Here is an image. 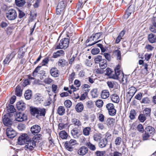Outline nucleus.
<instances>
[{
    "instance_id": "obj_1",
    "label": "nucleus",
    "mask_w": 156,
    "mask_h": 156,
    "mask_svg": "<svg viewBox=\"0 0 156 156\" xmlns=\"http://www.w3.org/2000/svg\"><path fill=\"white\" fill-rule=\"evenodd\" d=\"M66 5V3L64 1H61L59 3L57 6L56 9L57 14L56 17H58V15H60V17H61L63 15L65 8Z\"/></svg>"
},
{
    "instance_id": "obj_2",
    "label": "nucleus",
    "mask_w": 156,
    "mask_h": 156,
    "mask_svg": "<svg viewBox=\"0 0 156 156\" xmlns=\"http://www.w3.org/2000/svg\"><path fill=\"white\" fill-rule=\"evenodd\" d=\"M6 16L9 20H14L16 18L17 16L16 12L13 9H7L6 10Z\"/></svg>"
},
{
    "instance_id": "obj_3",
    "label": "nucleus",
    "mask_w": 156,
    "mask_h": 156,
    "mask_svg": "<svg viewBox=\"0 0 156 156\" xmlns=\"http://www.w3.org/2000/svg\"><path fill=\"white\" fill-rule=\"evenodd\" d=\"M31 114L33 115L36 114L44 116L46 113V110L44 108H34L31 109Z\"/></svg>"
},
{
    "instance_id": "obj_4",
    "label": "nucleus",
    "mask_w": 156,
    "mask_h": 156,
    "mask_svg": "<svg viewBox=\"0 0 156 156\" xmlns=\"http://www.w3.org/2000/svg\"><path fill=\"white\" fill-rule=\"evenodd\" d=\"M24 144H25L24 148L26 150H32L36 146L35 141L30 139Z\"/></svg>"
},
{
    "instance_id": "obj_5",
    "label": "nucleus",
    "mask_w": 156,
    "mask_h": 156,
    "mask_svg": "<svg viewBox=\"0 0 156 156\" xmlns=\"http://www.w3.org/2000/svg\"><path fill=\"white\" fill-rule=\"evenodd\" d=\"M69 39L67 38L62 39L60 41L59 44L57 46L56 49L63 48L65 49L69 46Z\"/></svg>"
},
{
    "instance_id": "obj_6",
    "label": "nucleus",
    "mask_w": 156,
    "mask_h": 156,
    "mask_svg": "<svg viewBox=\"0 0 156 156\" xmlns=\"http://www.w3.org/2000/svg\"><path fill=\"white\" fill-rule=\"evenodd\" d=\"M102 32H99L96 33L92 35L90 37V39L91 40L95 41V42L91 44H89L88 46H91L100 41V40H98L102 38Z\"/></svg>"
},
{
    "instance_id": "obj_7",
    "label": "nucleus",
    "mask_w": 156,
    "mask_h": 156,
    "mask_svg": "<svg viewBox=\"0 0 156 156\" xmlns=\"http://www.w3.org/2000/svg\"><path fill=\"white\" fill-rule=\"evenodd\" d=\"M76 144H78L76 140L71 139L69 141L65 142V146L67 150L69 151H72L73 149L72 146L75 145Z\"/></svg>"
},
{
    "instance_id": "obj_8",
    "label": "nucleus",
    "mask_w": 156,
    "mask_h": 156,
    "mask_svg": "<svg viewBox=\"0 0 156 156\" xmlns=\"http://www.w3.org/2000/svg\"><path fill=\"white\" fill-rule=\"evenodd\" d=\"M115 73L116 76L119 77L120 78L118 77L117 80L119 81H124L123 80V74L120 69V66L118 65L115 69Z\"/></svg>"
},
{
    "instance_id": "obj_9",
    "label": "nucleus",
    "mask_w": 156,
    "mask_h": 156,
    "mask_svg": "<svg viewBox=\"0 0 156 156\" xmlns=\"http://www.w3.org/2000/svg\"><path fill=\"white\" fill-rule=\"evenodd\" d=\"M106 108L110 115L114 116L115 115L116 111L113 104L110 103L107 104L106 105Z\"/></svg>"
},
{
    "instance_id": "obj_10",
    "label": "nucleus",
    "mask_w": 156,
    "mask_h": 156,
    "mask_svg": "<svg viewBox=\"0 0 156 156\" xmlns=\"http://www.w3.org/2000/svg\"><path fill=\"white\" fill-rule=\"evenodd\" d=\"M11 114L7 113L5 115L3 118V122L4 124L6 126H10L11 125L12 121L10 119Z\"/></svg>"
},
{
    "instance_id": "obj_11",
    "label": "nucleus",
    "mask_w": 156,
    "mask_h": 156,
    "mask_svg": "<svg viewBox=\"0 0 156 156\" xmlns=\"http://www.w3.org/2000/svg\"><path fill=\"white\" fill-rule=\"evenodd\" d=\"M30 139L28 135L26 134H22L18 139V143L20 144H23Z\"/></svg>"
},
{
    "instance_id": "obj_12",
    "label": "nucleus",
    "mask_w": 156,
    "mask_h": 156,
    "mask_svg": "<svg viewBox=\"0 0 156 156\" xmlns=\"http://www.w3.org/2000/svg\"><path fill=\"white\" fill-rule=\"evenodd\" d=\"M105 75L109 76V78H112L114 79H117L118 77L120 78L119 77H118L115 75V73L112 71L111 69L109 68H107L106 70Z\"/></svg>"
},
{
    "instance_id": "obj_13",
    "label": "nucleus",
    "mask_w": 156,
    "mask_h": 156,
    "mask_svg": "<svg viewBox=\"0 0 156 156\" xmlns=\"http://www.w3.org/2000/svg\"><path fill=\"white\" fill-rule=\"evenodd\" d=\"M6 134L8 137L10 138L14 137L16 134V131L11 128H8L7 129Z\"/></svg>"
},
{
    "instance_id": "obj_14",
    "label": "nucleus",
    "mask_w": 156,
    "mask_h": 156,
    "mask_svg": "<svg viewBox=\"0 0 156 156\" xmlns=\"http://www.w3.org/2000/svg\"><path fill=\"white\" fill-rule=\"evenodd\" d=\"M16 55L15 52L13 51L10 54L8 55L3 61L4 65L8 64L12 59L14 58Z\"/></svg>"
},
{
    "instance_id": "obj_15",
    "label": "nucleus",
    "mask_w": 156,
    "mask_h": 156,
    "mask_svg": "<svg viewBox=\"0 0 156 156\" xmlns=\"http://www.w3.org/2000/svg\"><path fill=\"white\" fill-rule=\"evenodd\" d=\"M27 119L26 115L20 113L17 114L16 117V120L18 122H22Z\"/></svg>"
},
{
    "instance_id": "obj_16",
    "label": "nucleus",
    "mask_w": 156,
    "mask_h": 156,
    "mask_svg": "<svg viewBox=\"0 0 156 156\" xmlns=\"http://www.w3.org/2000/svg\"><path fill=\"white\" fill-rule=\"evenodd\" d=\"M147 39L148 41L151 43L156 42V35L152 33L148 34Z\"/></svg>"
},
{
    "instance_id": "obj_17",
    "label": "nucleus",
    "mask_w": 156,
    "mask_h": 156,
    "mask_svg": "<svg viewBox=\"0 0 156 156\" xmlns=\"http://www.w3.org/2000/svg\"><path fill=\"white\" fill-rule=\"evenodd\" d=\"M41 128L40 126L37 125H35L32 126L30 129L32 133H37L40 132Z\"/></svg>"
},
{
    "instance_id": "obj_18",
    "label": "nucleus",
    "mask_w": 156,
    "mask_h": 156,
    "mask_svg": "<svg viewBox=\"0 0 156 156\" xmlns=\"http://www.w3.org/2000/svg\"><path fill=\"white\" fill-rule=\"evenodd\" d=\"M88 149L85 146H82L78 151V153L80 155H84L88 152Z\"/></svg>"
},
{
    "instance_id": "obj_19",
    "label": "nucleus",
    "mask_w": 156,
    "mask_h": 156,
    "mask_svg": "<svg viewBox=\"0 0 156 156\" xmlns=\"http://www.w3.org/2000/svg\"><path fill=\"white\" fill-rule=\"evenodd\" d=\"M108 141L106 138H104L101 140L98 143V145L100 148L105 147L107 144Z\"/></svg>"
},
{
    "instance_id": "obj_20",
    "label": "nucleus",
    "mask_w": 156,
    "mask_h": 156,
    "mask_svg": "<svg viewBox=\"0 0 156 156\" xmlns=\"http://www.w3.org/2000/svg\"><path fill=\"white\" fill-rule=\"evenodd\" d=\"M17 108L19 110H23L25 108V104L22 101L18 102L16 105Z\"/></svg>"
},
{
    "instance_id": "obj_21",
    "label": "nucleus",
    "mask_w": 156,
    "mask_h": 156,
    "mask_svg": "<svg viewBox=\"0 0 156 156\" xmlns=\"http://www.w3.org/2000/svg\"><path fill=\"white\" fill-rule=\"evenodd\" d=\"M50 73L52 76L55 77H58L59 75L58 71L55 68H52L50 70Z\"/></svg>"
},
{
    "instance_id": "obj_22",
    "label": "nucleus",
    "mask_w": 156,
    "mask_h": 156,
    "mask_svg": "<svg viewBox=\"0 0 156 156\" xmlns=\"http://www.w3.org/2000/svg\"><path fill=\"white\" fill-rule=\"evenodd\" d=\"M149 29L151 32L156 33V19L154 20L152 24L150 25Z\"/></svg>"
},
{
    "instance_id": "obj_23",
    "label": "nucleus",
    "mask_w": 156,
    "mask_h": 156,
    "mask_svg": "<svg viewBox=\"0 0 156 156\" xmlns=\"http://www.w3.org/2000/svg\"><path fill=\"white\" fill-rule=\"evenodd\" d=\"M136 91V89L133 87H131L129 89V91L128 92V93L129 94V96L131 97L129 99L130 101Z\"/></svg>"
},
{
    "instance_id": "obj_24",
    "label": "nucleus",
    "mask_w": 156,
    "mask_h": 156,
    "mask_svg": "<svg viewBox=\"0 0 156 156\" xmlns=\"http://www.w3.org/2000/svg\"><path fill=\"white\" fill-rule=\"evenodd\" d=\"M109 96V93L107 90H104L102 91L101 94V97L102 99H106Z\"/></svg>"
},
{
    "instance_id": "obj_25",
    "label": "nucleus",
    "mask_w": 156,
    "mask_h": 156,
    "mask_svg": "<svg viewBox=\"0 0 156 156\" xmlns=\"http://www.w3.org/2000/svg\"><path fill=\"white\" fill-rule=\"evenodd\" d=\"M111 98L112 101L115 103H118L119 102V98L116 94H112L111 96Z\"/></svg>"
},
{
    "instance_id": "obj_26",
    "label": "nucleus",
    "mask_w": 156,
    "mask_h": 156,
    "mask_svg": "<svg viewBox=\"0 0 156 156\" xmlns=\"http://www.w3.org/2000/svg\"><path fill=\"white\" fill-rule=\"evenodd\" d=\"M83 105L81 103L77 104L75 107L76 111L78 112H81L83 110Z\"/></svg>"
},
{
    "instance_id": "obj_27",
    "label": "nucleus",
    "mask_w": 156,
    "mask_h": 156,
    "mask_svg": "<svg viewBox=\"0 0 156 156\" xmlns=\"http://www.w3.org/2000/svg\"><path fill=\"white\" fill-rule=\"evenodd\" d=\"M122 139L119 136L117 137L115 139L114 143L115 145L117 147L121 144L122 142Z\"/></svg>"
},
{
    "instance_id": "obj_28",
    "label": "nucleus",
    "mask_w": 156,
    "mask_h": 156,
    "mask_svg": "<svg viewBox=\"0 0 156 156\" xmlns=\"http://www.w3.org/2000/svg\"><path fill=\"white\" fill-rule=\"evenodd\" d=\"M65 112V110L63 106L59 107L57 109V113L60 115H63Z\"/></svg>"
},
{
    "instance_id": "obj_29",
    "label": "nucleus",
    "mask_w": 156,
    "mask_h": 156,
    "mask_svg": "<svg viewBox=\"0 0 156 156\" xmlns=\"http://www.w3.org/2000/svg\"><path fill=\"white\" fill-rule=\"evenodd\" d=\"M155 131L154 129L151 126H148L145 128V132L149 134H153Z\"/></svg>"
},
{
    "instance_id": "obj_30",
    "label": "nucleus",
    "mask_w": 156,
    "mask_h": 156,
    "mask_svg": "<svg viewBox=\"0 0 156 156\" xmlns=\"http://www.w3.org/2000/svg\"><path fill=\"white\" fill-rule=\"evenodd\" d=\"M86 146L91 150L95 151L96 147L94 145L92 144L90 142H87L86 144Z\"/></svg>"
},
{
    "instance_id": "obj_31",
    "label": "nucleus",
    "mask_w": 156,
    "mask_h": 156,
    "mask_svg": "<svg viewBox=\"0 0 156 156\" xmlns=\"http://www.w3.org/2000/svg\"><path fill=\"white\" fill-rule=\"evenodd\" d=\"M91 131V128L90 127H86L83 130V134L85 136H88Z\"/></svg>"
},
{
    "instance_id": "obj_32",
    "label": "nucleus",
    "mask_w": 156,
    "mask_h": 156,
    "mask_svg": "<svg viewBox=\"0 0 156 156\" xmlns=\"http://www.w3.org/2000/svg\"><path fill=\"white\" fill-rule=\"evenodd\" d=\"M99 66L102 69H103L106 68L107 66L106 60L105 59L101 60L99 63Z\"/></svg>"
},
{
    "instance_id": "obj_33",
    "label": "nucleus",
    "mask_w": 156,
    "mask_h": 156,
    "mask_svg": "<svg viewBox=\"0 0 156 156\" xmlns=\"http://www.w3.org/2000/svg\"><path fill=\"white\" fill-rule=\"evenodd\" d=\"M125 34V32L123 30L120 33L119 35L118 36L115 40V43H119L121 40L122 39V38Z\"/></svg>"
},
{
    "instance_id": "obj_34",
    "label": "nucleus",
    "mask_w": 156,
    "mask_h": 156,
    "mask_svg": "<svg viewBox=\"0 0 156 156\" xmlns=\"http://www.w3.org/2000/svg\"><path fill=\"white\" fill-rule=\"evenodd\" d=\"M16 94L18 96L20 97L22 94V90L20 86H18L16 89Z\"/></svg>"
},
{
    "instance_id": "obj_35",
    "label": "nucleus",
    "mask_w": 156,
    "mask_h": 156,
    "mask_svg": "<svg viewBox=\"0 0 156 156\" xmlns=\"http://www.w3.org/2000/svg\"><path fill=\"white\" fill-rule=\"evenodd\" d=\"M72 123L75 126H81V123L80 121L78 119L74 118L72 119Z\"/></svg>"
},
{
    "instance_id": "obj_36",
    "label": "nucleus",
    "mask_w": 156,
    "mask_h": 156,
    "mask_svg": "<svg viewBox=\"0 0 156 156\" xmlns=\"http://www.w3.org/2000/svg\"><path fill=\"white\" fill-rule=\"evenodd\" d=\"M60 137L62 139H66L68 136L67 133L64 130L60 131L59 133Z\"/></svg>"
},
{
    "instance_id": "obj_37",
    "label": "nucleus",
    "mask_w": 156,
    "mask_h": 156,
    "mask_svg": "<svg viewBox=\"0 0 156 156\" xmlns=\"http://www.w3.org/2000/svg\"><path fill=\"white\" fill-rule=\"evenodd\" d=\"M101 138V135L100 133H96L93 135L94 140L97 141L100 140Z\"/></svg>"
},
{
    "instance_id": "obj_38",
    "label": "nucleus",
    "mask_w": 156,
    "mask_h": 156,
    "mask_svg": "<svg viewBox=\"0 0 156 156\" xmlns=\"http://www.w3.org/2000/svg\"><path fill=\"white\" fill-rule=\"evenodd\" d=\"M136 115V113L135 110H131L129 113V117L131 120L134 119Z\"/></svg>"
},
{
    "instance_id": "obj_39",
    "label": "nucleus",
    "mask_w": 156,
    "mask_h": 156,
    "mask_svg": "<svg viewBox=\"0 0 156 156\" xmlns=\"http://www.w3.org/2000/svg\"><path fill=\"white\" fill-rule=\"evenodd\" d=\"M151 109L148 108H146L143 111V112L146 116H150L151 115Z\"/></svg>"
},
{
    "instance_id": "obj_40",
    "label": "nucleus",
    "mask_w": 156,
    "mask_h": 156,
    "mask_svg": "<svg viewBox=\"0 0 156 156\" xmlns=\"http://www.w3.org/2000/svg\"><path fill=\"white\" fill-rule=\"evenodd\" d=\"M15 2L16 5L19 7L23 6L25 3V0H15Z\"/></svg>"
},
{
    "instance_id": "obj_41",
    "label": "nucleus",
    "mask_w": 156,
    "mask_h": 156,
    "mask_svg": "<svg viewBox=\"0 0 156 156\" xmlns=\"http://www.w3.org/2000/svg\"><path fill=\"white\" fill-rule=\"evenodd\" d=\"M64 53V51L62 50H60L57 51L56 52L54 53L53 55V57L55 58L58 57L62 55Z\"/></svg>"
},
{
    "instance_id": "obj_42",
    "label": "nucleus",
    "mask_w": 156,
    "mask_h": 156,
    "mask_svg": "<svg viewBox=\"0 0 156 156\" xmlns=\"http://www.w3.org/2000/svg\"><path fill=\"white\" fill-rule=\"evenodd\" d=\"M115 122V119L113 118H108L106 121V124L108 125L113 126Z\"/></svg>"
},
{
    "instance_id": "obj_43",
    "label": "nucleus",
    "mask_w": 156,
    "mask_h": 156,
    "mask_svg": "<svg viewBox=\"0 0 156 156\" xmlns=\"http://www.w3.org/2000/svg\"><path fill=\"white\" fill-rule=\"evenodd\" d=\"M78 131L76 129H73L71 131V134L74 138L78 137Z\"/></svg>"
},
{
    "instance_id": "obj_44",
    "label": "nucleus",
    "mask_w": 156,
    "mask_h": 156,
    "mask_svg": "<svg viewBox=\"0 0 156 156\" xmlns=\"http://www.w3.org/2000/svg\"><path fill=\"white\" fill-rule=\"evenodd\" d=\"M146 117L143 114H140L138 117V119L140 122H143L146 120Z\"/></svg>"
},
{
    "instance_id": "obj_45",
    "label": "nucleus",
    "mask_w": 156,
    "mask_h": 156,
    "mask_svg": "<svg viewBox=\"0 0 156 156\" xmlns=\"http://www.w3.org/2000/svg\"><path fill=\"white\" fill-rule=\"evenodd\" d=\"M7 110L9 112L12 113L15 112L16 109L13 105H9L7 107Z\"/></svg>"
},
{
    "instance_id": "obj_46",
    "label": "nucleus",
    "mask_w": 156,
    "mask_h": 156,
    "mask_svg": "<svg viewBox=\"0 0 156 156\" xmlns=\"http://www.w3.org/2000/svg\"><path fill=\"white\" fill-rule=\"evenodd\" d=\"M73 27L72 24H70V26L67 27H64V30H66L67 32L71 33L73 30Z\"/></svg>"
},
{
    "instance_id": "obj_47",
    "label": "nucleus",
    "mask_w": 156,
    "mask_h": 156,
    "mask_svg": "<svg viewBox=\"0 0 156 156\" xmlns=\"http://www.w3.org/2000/svg\"><path fill=\"white\" fill-rule=\"evenodd\" d=\"M67 62L64 59H59L58 61V65L62 67H63L66 65Z\"/></svg>"
},
{
    "instance_id": "obj_48",
    "label": "nucleus",
    "mask_w": 156,
    "mask_h": 156,
    "mask_svg": "<svg viewBox=\"0 0 156 156\" xmlns=\"http://www.w3.org/2000/svg\"><path fill=\"white\" fill-rule=\"evenodd\" d=\"M154 49V47L149 44H147L145 47V49L147 51H152Z\"/></svg>"
},
{
    "instance_id": "obj_49",
    "label": "nucleus",
    "mask_w": 156,
    "mask_h": 156,
    "mask_svg": "<svg viewBox=\"0 0 156 156\" xmlns=\"http://www.w3.org/2000/svg\"><path fill=\"white\" fill-rule=\"evenodd\" d=\"M114 54L117 56V59L120 60L121 59V54L120 51L119 50L115 51Z\"/></svg>"
},
{
    "instance_id": "obj_50",
    "label": "nucleus",
    "mask_w": 156,
    "mask_h": 156,
    "mask_svg": "<svg viewBox=\"0 0 156 156\" xmlns=\"http://www.w3.org/2000/svg\"><path fill=\"white\" fill-rule=\"evenodd\" d=\"M41 66H38L35 68L32 73V76L34 77H36L37 74H38V72H39V69L41 68Z\"/></svg>"
},
{
    "instance_id": "obj_51",
    "label": "nucleus",
    "mask_w": 156,
    "mask_h": 156,
    "mask_svg": "<svg viewBox=\"0 0 156 156\" xmlns=\"http://www.w3.org/2000/svg\"><path fill=\"white\" fill-rule=\"evenodd\" d=\"M103 102L101 100H98L95 102L96 105L99 108L102 107L103 106Z\"/></svg>"
},
{
    "instance_id": "obj_52",
    "label": "nucleus",
    "mask_w": 156,
    "mask_h": 156,
    "mask_svg": "<svg viewBox=\"0 0 156 156\" xmlns=\"http://www.w3.org/2000/svg\"><path fill=\"white\" fill-rule=\"evenodd\" d=\"M31 95V92H29V91L28 90L26 91V92L24 94V96L25 98L27 100H29L30 98Z\"/></svg>"
},
{
    "instance_id": "obj_53",
    "label": "nucleus",
    "mask_w": 156,
    "mask_h": 156,
    "mask_svg": "<svg viewBox=\"0 0 156 156\" xmlns=\"http://www.w3.org/2000/svg\"><path fill=\"white\" fill-rule=\"evenodd\" d=\"M72 103L69 100H66L64 102V105L67 108H69L71 106Z\"/></svg>"
},
{
    "instance_id": "obj_54",
    "label": "nucleus",
    "mask_w": 156,
    "mask_h": 156,
    "mask_svg": "<svg viewBox=\"0 0 156 156\" xmlns=\"http://www.w3.org/2000/svg\"><path fill=\"white\" fill-rule=\"evenodd\" d=\"M150 100L147 97H145L143 98L141 101V103L144 104H148L149 103Z\"/></svg>"
},
{
    "instance_id": "obj_55",
    "label": "nucleus",
    "mask_w": 156,
    "mask_h": 156,
    "mask_svg": "<svg viewBox=\"0 0 156 156\" xmlns=\"http://www.w3.org/2000/svg\"><path fill=\"white\" fill-rule=\"evenodd\" d=\"M105 151H97L95 153V155L97 156H103L105 153Z\"/></svg>"
},
{
    "instance_id": "obj_56",
    "label": "nucleus",
    "mask_w": 156,
    "mask_h": 156,
    "mask_svg": "<svg viewBox=\"0 0 156 156\" xmlns=\"http://www.w3.org/2000/svg\"><path fill=\"white\" fill-rule=\"evenodd\" d=\"M41 135L40 134H37L33 137L32 140H34L36 142V141L39 140L41 139Z\"/></svg>"
},
{
    "instance_id": "obj_57",
    "label": "nucleus",
    "mask_w": 156,
    "mask_h": 156,
    "mask_svg": "<svg viewBox=\"0 0 156 156\" xmlns=\"http://www.w3.org/2000/svg\"><path fill=\"white\" fill-rule=\"evenodd\" d=\"M99 52V49L97 48H94L91 51V53L93 55H96L98 54Z\"/></svg>"
},
{
    "instance_id": "obj_58",
    "label": "nucleus",
    "mask_w": 156,
    "mask_h": 156,
    "mask_svg": "<svg viewBox=\"0 0 156 156\" xmlns=\"http://www.w3.org/2000/svg\"><path fill=\"white\" fill-rule=\"evenodd\" d=\"M52 91L55 93H56L58 91L57 86L55 84H52L51 86Z\"/></svg>"
},
{
    "instance_id": "obj_59",
    "label": "nucleus",
    "mask_w": 156,
    "mask_h": 156,
    "mask_svg": "<svg viewBox=\"0 0 156 156\" xmlns=\"http://www.w3.org/2000/svg\"><path fill=\"white\" fill-rule=\"evenodd\" d=\"M67 126V124H65L62 123H61L58 124V128L59 129L62 130L64 128H66Z\"/></svg>"
},
{
    "instance_id": "obj_60",
    "label": "nucleus",
    "mask_w": 156,
    "mask_h": 156,
    "mask_svg": "<svg viewBox=\"0 0 156 156\" xmlns=\"http://www.w3.org/2000/svg\"><path fill=\"white\" fill-rule=\"evenodd\" d=\"M98 118L99 121L101 122H103L105 120V116L102 114H99L98 115Z\"/></svg>"
},
{
    "instance_id": "obj_61",
    "label": "nucleus",
    "mask_w": 156,
    "mask_h": 156,
    "mask_svg": "<svg viewBox=\"0 0 156 156\" xmlns=\"http://www.w3.org/2000/svg\"><path fill=\"white\" fill-rule=\"evenodd\" d=\"M75 73L74 72H73L69 75V80L70 82L72 83L74 79L75 78Z\"/></svg>"
},
{
    "instance_id": "obj_62",
    "label": "nucleus",
    "mask_w": 156,
    "mask_h": 156,
    "mask_svg": "<svg viewBox=\"0 0 156 156\" xmlns=\"http://www.w3.org/2000/svg\"><path fill=\"white\" fill-rule=\"evenodd\" d=\"M103 60L102 59V56L101 55H98L94 59V61L96 63L99 62V63L100 62L101 60Z\"/></svg>"
},
{
    "instance_id": "obj_63",
    "label": "nucleus",
    "mask_w": 156,
    "mask_h": 156,
    "mask_svg": "<svg viewBox=\"0 0 156 156\" xmlns=\"http://www.w3.org/2000/svg\"><path fill=\"white\" fill-rule=\"evenodd\" d=\"M103 55L105 57V58L108 60L110 61L111 60V56L110 55L107 53H104L103 54Z\"/></svg>"
},
{
    "instance_id": "obj_64",
    "label": "nucleus",
    "mask_w": 156,
    "mask_h": 156,
    "mask_svg": "<svg viewBox=\"0 0 156 156\" xmlns=\"http://www.w3.org/2000/svg\"><path fill=\"white\" fill-rule=\"evenodd\" d=\"M137 129L138 131L141 133H143L144 131V127L141 124H140L138 126Z\"/></svg>"
}]
</instances>
